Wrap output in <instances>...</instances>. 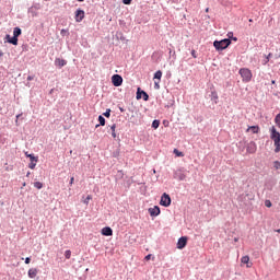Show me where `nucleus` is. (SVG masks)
<instances>
[{
  "label": "nucleus",
  "mask_w": 280,
  "mask_h": 280,
  "mask_svg": "<svg viewBox=\"0 0 280 280\" xmlns=\"http://www.w3.org/2000/svg\"><path fill=\"white\" fill-rule=\"evenodd\" d=\"M117 128V125L113 124L112 126H109V129L112 130V137L113 139H117V133L115 132Z\"/></svg>",
  "instance_id": "20"
},
{
  "label": "nucleus",
  "mask_w": 280,
  "mask_h": 280,
  "mask_svg": "<svg viewBox=\"0 0 280 280\" xmlns=\"http://www.w3.org/2000/svg\"><path fill=\"white\" fill-rule=\"evenodd\" d=\"M231 45V38H224L221 40H214L213 47L217 49V51H224V49L229 48Z\"/></svg>",
  "instance_id": "2"
},
{
  "label": "nucleus",
  "mask_w": 280,
  "mask_h": 280,
  "mask_svg": "<svg viewBox=\"0 0 280 280\" xmlns=\"http://www.w3.org/2000/svg\"><path fill=\"white\" fill-rule=\"evenodd\" d=\"M21 117H23V114H18V115H16V119H19V118H21Z\"/></svg>",
  "instance_id": "43"
},
{
  "label": "nucleus",
  "mask_w": 280,
  "mask_h": 280,
  "mask_svg": "<svg viewBox=\"0 0 280 280\" xmlns=\"http://www.w3.org/2000/svg\"><path fill=\"white\" fill-rule=\"evenodd\" d=\"M277 233H280V229L277 230Z\"/></svg>",
  "instance_id": "51"
},
{
  "label": "nucleus",
  "mask_w": 280,
  "mask_h": 280,
  "mask_svg": "<svg viewBox=\"0 0 280 280\" xmlns=\"http://www.w3.org/2000/svg\"><path fill=\"white\" fill-rule=\"evenodd\" d=\"M265 207H267L268 209H270V207H272V201L270 200H265Z\"/></svg>",
  "instance_id": "29"
},
{
  "label": "nucleus",
  "mask_w": 280,
  "mask_h": 280,
  "mask_svg": "<svg viewBox=\"0 0 280 280\" xmlns=\"http://www.w3.org/2000/svg\"><path fill=\"white\" fill-rule=\"evenodd\" d=\"M275 122L277 124L278 128H280V114L276 116Z\"/></svg>",
  "instance_id": "25"
},
{
  "label": "nucleus",
  "mask_w": 280,
  "mask_h": 280,
  "mask_svg": "<svg viewBox=\"0 0 280 280\" xmlns=\"http://www.w3.org/2000/svg\"><path fill=\"white\" fill-rule=\"evenodd\" d=\"M150 257H152L150 254L145 256L147 261L150 260Z\"/></svg>",
  "instance_id": "42"
},
{
  "label": "nucleus",
  "mask_w": 280,
  "mask_h": 280,
  "mask_svg": "<svg viewBox=\"0 0 280 280\" xmlns=\"http://www.w3.org/2000/svg\"><path fill=\"white\" fill-rule=\"evenodd\" d=\"M161 207H170L172 205V197L167 192H164L160 200Z\"/></svg>",
  "instance_id": "5"
},
{
  "label": "nucleus",
  "mask_w": 280,
  "mask_h": 280,
  "mask_svg": "<svg viewBox=\"0 0 280 280\" xmlns=\"http://www.w3.org/2000/svg\"><path fill=\"white\" fill-rule=\"evenodd\" d=\"M161 78H163V72L161 70H158L154 73V80H159V82H161Z\"/></svg>",
  "instance_id": "21"
},
{
  "label": "nucleus",
  "mask_w": 280,
  "mask_h": 280,
  "mask_svg": "<svg viewBox=\"0 0 280 280\" xmlns=\"http://www.w3.org/2000/svg\"><path fill=\"white\" fill-rule=\"evenodd\" d=\"M160 81H155L154 82V89L155 91H159V89H161V85L159 84Z\"/></svg>",
  "instance_id": "34"
},
{
  "label": "nucleus",
  "mask_w": 280,
  "mask_h": 280,
  "mask_svg": "<svg viewBox=\"0 0 280 280\" xmlns=\"http://www.w3.org/2000/svg\"><path fill=\"white\" fill-rule=\"evenodd\" d=\"M30 174H31V173H30V172H27L26 176H30Z\"/></svg>",
  "instance_id": "50"
},
{
  "label": "nucleus",
  "mask_w": 280,
  "mask_h": 280,
  "mask_svg": "<svg viewBox=\"0 0 280 280\" xmlns=\"http://www.w3.org/2000/svg\"><path fill=\"white\" fill-rule=\"evenodd\" d=\"M25 156L30 159L28 167L30 170H34L36 167V163H38V156H35L33 153L25 152Z\"/></svg>",
  "instance_id": "4"
},
{
  "label": "nucleus",
  "mask_w": 280,
  "mask_h": 280,
  "mask_svg": "<svg viewBox=\"0 0 280 280\" xmlns=\"http://www.w3.org/2000/svg\"><path fill=\"white\" fill-rule=\"evenodd\" d=\"M73 180H75V178H74V177H71V178H70V185H73Z\"/></svg>",
  "instance_id": "40"
},
{
  "label": "nucleus",
  "mask_w": 280,
  "mask_h": 280,
  "mask_svg": "<svg viewBox=\"0 0 280 280\" xmlns=\"http://www.w3.org/2000/svg\"><path fill=\"white\" fill-rule=\"evenodd\" d=\"M270 139L271 141H273V145L276 148L275 152H280V132L277 131V128L275 126L270 128Z\"/></svg>",
  "instance_id": "1"
},
{
  "label": "nucleus",
  "mask_w": 280,
  "mask_h": 280,
  "mask_svg": "<svg viewBox=\"0 0 280 280\" xmlns=\"http://www.w3.org/2000/svg\"><path fill=\"white\" fill-rule=\"evenodd\" d=\"M21 34H23V31H21V27L16 26L13 28V36L19 38V36H21Z\"/></svg>",
  "instance_id": "18"
},
{
  "label": "nucleus",
  "mask_w": 280,
  "mask_h": 280,
  "mask_svg": "<svg viewBox=\"0 0 280 280\" xmlns=\"http://www.w3.org/2000/svg\"><path fill=\"white\" fill-rule=\"evenodd\" d=\"M5 40L7 43H10V45H19V37H15V35L12 37L10 35H5Z\"/></svg>",
  "instance_id": "11"
},
{
  "label": "nucleus",
  "mask_w": 280,
  "mask_h": 280,
  "mask_svg": "<svg viewBox=\"0 0 280 280\" xmlns=\"http://www.w3.org/2000/svg\"><path fill=\"white\" fill-rule=\"evenodd\" d=\"M34 187H35L36 189H40V188L43 187V183H40V182H35V183H34Z\"/></svg>",
  "instance_id": "27"
},
{
  "label": "nucleus",
  "mask_w": 280,
  "mask_h": 280,
  "mask_svg": "<svg viewBox=\"0 0 280 280\" xmlns=\"http://www.w3.org/2000/svg\"><path fill=\"white\" fill-rule=\"evenodd\" d=\"M271 84H277V81L272 80V81H271Z\"/></svg>",
  "instance_id": "46"
},
{
  "label": "nucleus",
  "mask_w": 280,
  "mask_h": 280,
  "mask_svg": "<svg viewBox=\"0 0 280 280\" xmlns=\"http://www.w3.org/2000/svg\"><path fill=\"white\" fill-rule=\"evenodd\" d=\"M120 113H126V109L124 107H119Z\"/></svg>",
  "instance_id": "41"
},
{
  "label": "nucleus",
  "mask_w": 280,
  "mask_h": 280,
  "mask_svg": "<svg viewBox=\"0 0 280 280\" xmlns=\"http://www.w3.org/2000/svg\"><path fill=\"white\" fill-rule=\"evenodd\" d=\"M211 102H214V104H218V92L212 91L210 94Z\"/></svg>",
  "instance_id": "19"
},
{
  "label": "nucleus",
  "mask_w": 280,
  "mask_h": 280,
  "mask_svg": "<svg viewBox=\"0 0 280 280\" xmlns=\"http://www.w3.org/2000/svg\"><path fill=\"white\" fill-rule=\"evenodd\" d=\"M23 187H25V183L23 184Z\"/></svg>",
  "instance_id": "53"
},
{
  "label": "nucleus",
  "mask_w": 280,
  "mask_h": 280,
  "mask_svg": "<svg viewBox=\"0 0 280 280\" xmlns=\"http://www.w3.org/2000/svg\"><path fill=\"white\" fill-rule=\"evenodd\" d=\"M36 275H38V269L32 268V269L28 270L30 279H35Z\"/></svg>",
  "instance_id": "16"
},
{
  "label": "nucleus",
  "mask_w": 280,
  "mask_h": 280,
  "mask_svg": "<svg viewBox=\"0 0 280 280\" xmlns=\"http://www.w3.org/2000/svg\"><path fill=\"white\" fill-rule=\"evenodd\" d=\"M238 73L243 78V82H250L253 80V72L247 68H241Z\"/></svg>",
  "instance_id": "3"
},
{
  "label": "nucleus",
  "mask_w": 280,
  "mask_h": 280,
  "mask_svg": "<svg viewBox=\"0 0 280 280\" xmlns=\"http://www.w3.org/2000/svg\"><path fill=\"white\" fill-rule=\"evenodd\" d=\"M98 121H100V124L96 125L95 128H100V126H106V118H104V116L100 115Z\"/></svg>",
  "instance_id": "17"
},
{
  "label": "nucleus",
  "mask_w": 280,
  "mask_h": 280,
  "mask_svg": "<svg viewBox=\"0 0 280 280\" xmlns=\"http://www.w3.org/2000/svg\"><path fill=\"white\" fill-rule=\"evenodd\" d=\"M241 261H242V264H248V261H250V257H248V256H243V257L241 258Z\"/></svg>",
  "instance_id": "24"
},
{
  "label": "nucleus",
  "mask_w": 280,
  "mask_h": 280,
  "mask_svg": "<svg viewBox=\"0 0 280 280\" xmlns=\"http://www.w3.org/2000/svg\"><path fill=\"white\" fill-rule=\"evenodd\" d=\"M31 261H32V258H30V257L25 258V264H30Z\"/></svg>",
  "instance_id": "39"
},
{
  "label": "nucleus",
  "mask_w": 280,
  "mask_h": 280,
  "mask_svg": "<svg viewBox=\"0 0 280 280\" xmlns=\"http://www.w3.org/2000/svg\"><path fill=\"white\" fill-rule=\"evenodd\" d=\"M1 56H3V50H0V58H1Z\"/></svg>",
  "instance_id": "45"
},
{
  "label": "nucleus",
  "mask_w": 280,
  "mask_h": 280,
  "mask_svg": "<svg viewBox=\"0 0 280 280\" xmlns=\"http://www.w3.org/2000/svg\"><path fill=\"white\" fill-rule=\"evenodd\" d=\"M104 117H110V108H107L105 113H103Z\"/></svg>",
  "instance_id": "31"
},
{
  "label": "nucleus",
  "mask_w": 280,
  "mask_h": 280,
  "mask_svg": "<svg viewBox=\"0 0 280 280\" xmlns=\"http://www.w3.org/2000/svg\"><path fill=\"white\" fill-rule=\"evenodd\" d=\"M74 19L77 23H82V21H84V10L78 9L75 11Z\"/></svg>",
  "instance_id": "8"
},
{
  "label": "nucleus",
  "mask_w": 280,
  "mask_h": 280,
  "mask_svg": "<svg viewBox=\"0 0 280 280\" xmlns=\"http://www.w3.org/2000/svg\"><path fill=\"white\" fill-rule=\"evenodd\" d=\"M191 56L192 58H198V56L196 55V50H191Z\"/></svg>",
  "instance_id": "37"
},
{
  "label": "nucleus",
  "mask_w": 280,
  "mask_h": 280,
  "mask_svg": "<svg viewBox=\"0 0 280 280\" xmlns=\"http://www.w3.org/2000/svg\"><path fill=\"white\" fill-rule=\"evenodd\" d=\"M91 198H92L91 195H89V196L84 199V201H83L84 205H89V200H91Z\"/></svg>",
  "instance_id": "36"
},
{
  "label": "nucleus",
  "mask_w": 280,
  "mask_h": 280,
  "mask_svg": "<svg viewBox=\"0 0 280 280\" xmlns=\"http://www.w3.org/2000/svg\"><path fill=\"white\" fill-rule=\"evenodd\" d=\"M232 40H235V42H237V37H232Z\"/></svg>",
  "instance_id": "44"
},
{
  "label": "nucleus",
  "mask_w": 280,
  "mask_h": 280,
  "mask_svg": "<svg viewBox=\"0 0 280 280\" xmlns=\"http://www.w3.org/2000/svg\"><path fill=\"white\" fill-rule=\"evenodd\" d=\"M112 83L115 85V86H121V84H124V78H121L120 74H114L112 77Z\"/></svg>",
  "instance_id": "7"
},
{
  "label": "nucleus",
  "mask_w": 280,
  "mask_h": 280,
  "mask_svg": "<svg viewBox=\"0 0 280 280\" xmlns=\"http://www.w3.org/2000/svg\"><path fill=\"white\" fill-rule=\"evenodd\" d=\"M32 80H34V75H28V77H27V81H28V82H32Z\"/></svg>",
  "instance_id": "38"
},
{
  "label": "nucleus",
  "mask_w": 280,
  "mask_h": 280,
  "mask_svg": "<svg viewBox=\"0 0 280 280\" xmlns=\"http://www.w3.org/2000/svg\"><path fill=\"white\" fill-rule=\"evenodd\" d=\"M248 130H252L253 135H257L259 132V126H252Z\"/></svg>",
  "instance_id": "22"
},
{
  "label": "nucleus",
  "mask_w": 280,
  "mask_h": 280,
  "mask_svg": "<svg viewBox=\"0 0 280 280\" xmlns=\"http://www.w3.org/2000/svg\"><path fill=\"white\" fill-rule=\"evenodd\" d=\"M159 126H161V121L155 119L152 121V128H154V130H156V128H159Z\"/></svg>",
  "instance_id": "23"
},
{
  "label": "nucleus",
  "mask_w": 280,
  "mask_h": 280,
  "mask_svg": "<svg viewBox=\"0 0 280 280\" xmlns=\"http://www.w3.org/2000/svg\"><path fill=\"white\" fill-rule=\"evenodd\" d=\"M65 32H66L65 30H61V34H62V35L65 34Z\"/></svg>",
  "instance_id": "47"
},
{
  "label": "nucleus",
  "mask_w": 280,
  "mask_h": 280,
  "mask_svg": "<svg viewBox=\"0 0 280 280\" xmlns=\"http://www.w3.org/2000/svg\"><path fill=\"white\" fill-rule=\"evenodd\" d=\"M65 257H66V259H71V250L67 249L65 252Z\"/></svg>",
  "instance_id": "28"
},
{
  "label": "nucleus",
  "mask_w": 280,
  "mask_h": 280,
  "mask_svg": "<svg viewBox=\"0 0 280 280\" xmlns=\"http://www.w3.org/2000/svg\"><path fill=\"white\" fill-rule=\"evenodd\" d=\"M55 65L56 67H59L60 69H62V67L67 65V60L57 58L55 59Z\"/></svg>",
  "instance_id": "15"
},
{
  "label": "nucleus",
  "mask_w": 280,
  "mask_h": 280,
  "mask_svg": "<svg viewBox=\"0 0 280 280\" xmlns=\"http://www.w3.org/2000/svg\"><path fill=\"white\" fill-rule=\"evenodd\" d=\"M185 246H187V236H182L179 237V240L177 241V248L179 250H183V248H185Z\"/></svg>",
  "instance_id": "10"
},
{
  "label": "nucleus",
  "mask_w": 280,
  "mask_h": 280,
  "mask_svg": "<svg viewBox=\"0 0 280 280\" xmlns=\"http://www.w3.org/2000/svg\"><path fill=\"white\" fill-rule=\"evenodd\" d=\"M247 152L249 154H255V152H257V144H255V142H249L247 144Z\"/></svg>",
  "instance_id": "14"
},
{
  "label": "nucleus",
  "mask_w": 280,
  "mask_h": 280,
  "mask_svg": "<svg viewBox=\"0 0 280 280\" xmlns=\"http://www.w3.org/2000/svg\"><path fill=\"white\" fill-rule=\"evenodd\" d=\"M235 242H237V238H234Z\"/></svg>",
  "instance_id": "52"
},
{
  "label": "nucleus",
  "mask_w": 280,
  "mask_h": 280,
  "mask_svg": "<svg viewBox=\"0 0 280 280\" xmlns=\"http://www.w3.org/2000/svg\"><path fill=\"white\" fill-rule=\"evenodd\" d=\"M80 3H82V1H84V0H78Z\"/></svg>",
  "instance_id": "49"
},
{
  "label": "nucleus",
  "mask_w": 280,
  "mask_h": 280,
  "mask_svg": "<svg viewBox=\"0 0 280 280\" xmlns=\"http://www.w3.org/2000/svg\"><path fill=\"white\" fill-rule=\"evenodd\" d=\"M101 233L105 237H110V235H113V229L110 226H105L102 229Z\"/></svg>",
  "instance_id": "13"
},
{
  "label": "nucleus",
  "mask_w": 280,
  "mask_h": 280,
  "mask_svg": "<svg viewBox=\"0 0 280 280\" xmlns=\"http://www.w3.org/2000/svg\"><path fill=\"white\" fill-rule=\"evenodd\" d=\"M273 167H275L276 170H280V162H279V161H275V162H273Z\"/></svg>",
  "instance_id": "32"
},
{
  "label": "nucleus",
  "mask_w": 280,
  "mask_h": 280,
  "mask_svg": "<svg viewBox=\"0 0 280 280\" xmlns=\"http://www.w3.org/2000/svg\"><path fill=\"white\" fill-rule=\"evenodd\" d=\"M122 3L125 5H130V3H132V0H122Z\"/></svg>",
  "instance_id": "35"
},
{
  "label": "nucleus",
  "mask_w": 280,
  "mask_h": 280,
  "mask_svg": "<svg viewBox=\"0 0 280 280\" xmlns=\"http://www.w3.org/2000/svg\"><path fill=\"white\" fill-rule=\"evenodd\" d=\"M249 23H253V19H249Z\"/></svg>",
  "instance_id": "48"
},
{
  "label": "nucleus",
  "mask_w": 280,
  "mask_h": 280,
  "mask_svg": "<svg viewBox=\"0 0 280 280\" xmlns=\"http://www.w3.org/2000/svg\"><path fill=\"white\" fill-rule=\"evenodd\" d=\"M149 213H150L151 218H156L158 215H161V208L159 206L149 208Z\"/></svg>",
  "instance_id": "9"
},
{
  "label": "nucleus",
  "mask_w": 280,
  "mask_h": 280,
  "mask_svg": "<svg viewBox=\"0 0 280 280\" xmlns=\"http://www.w3.org/2000/svg\"><path fill=\"white\" fill-rule=\"evenodd\" d=\"M28 14H33V16H36V11H34V7L28 8Z\"/></svg>",
  "instance_id": "30"
},
{
  "label": "nucleus",
  "mask_w": 280,
  "mask_h": 280,
  "mask_svg": "<svg viewBox=\"0 0 280 280\" xmlns=\"http://www.w3.org/2000/svg\"><path fill=\"white\" fill-rule=\"evenodd\" d=\"M143 100L144 102H148L150 100V95L147 94L145 91H143L141 88L137 89L136 100Z\"/></svg>",
  "instance_id": "6"
},
{
  "label": "nucleus",
  "mask_w": 280,
  "mask_h": 280,
  "mask_svg": "<svg viewBox=\"0 0 280 280\" xmlns=\"http://www.w3.org/2000/svg\"><path fill=\"white\" fill-rule=\"evenodd\" d=\"M174 178L176 180H185L187 178V175H185V173L183 171H176L174 173Z\"/></svg>",
  "instance_id": "12"
},
{
  "label": "nucleus",
  "mask_w": 280,
  "mask_h": 280,
  "mask_svg": "<svg viewBox=\"0 0 280 280\" xmlns=\"http://www.w3.org/2000/svg\"><path fill=\"white\" fill-rule=\"evenodd\" d=\"M272 57V54H269L265 59V65H268L270 62V58Z\"/></svg>",
  "instance_id": "33"
},
{
  "label": "nucleus",
  "mask_w": 280,
  "mask_h": 280,
  "mask_svg": "<svg viewBox=\"0 0 280 280\" xmlns=\"http://www.w3.org/2000/svg\"><path fill=\"white\" fill-rule=\"evenodd\" d=\"M174 154L176 156H185V154H183V152L178 151V149H174Z\"/></svg>",
  "instance_id": "26"
}]
</instances>
